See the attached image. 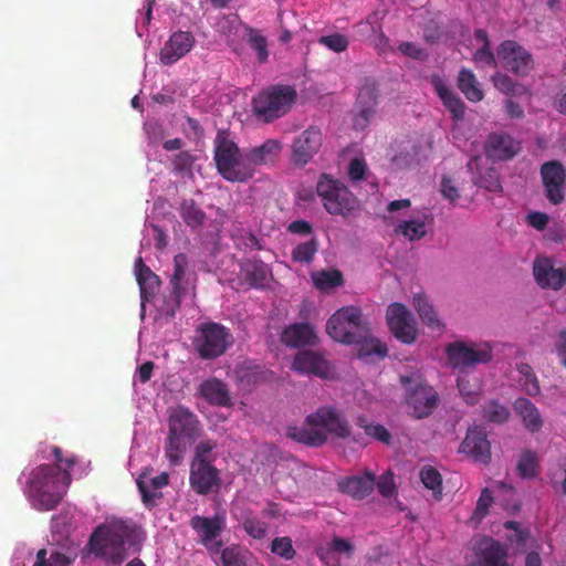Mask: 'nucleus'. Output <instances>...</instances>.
Wrapping results in <instances>:
<instances>
[{
  "label": "nucleus",
  "instance_id": "nucleus-1",
  "mask_svg": "<svg viewBox=\"0 0 566 566\" xmlns=\"http://www.w3.org/2000/svg\"><path fill=\"white\" fill-rule=\"evenodd\" d=\"M327 334L336 342L360 346L358 354H387L388 347L373 335L361 310L346 306L336 311L326 323Z\"/></svg>",
  "mask_w": 566,
  "mask_h": 566
},
{
  "label": "nucleus",
  "instance_id": "nucleus-2",
  "mask_svg": "<svg viewBox=\"0 0 566 566\" xmlns=\"http://www.w3.org/2000/svg\"><path fill=\"white\" fill-rule=\"evenodd\" d=\"M136 525L124 520H113L94 528L86 548L96 558L105 559L109 566H119L125 559V543L136 537Z\"/></svg>",
  "mask_w": 566,
  "mask_h": 566
},
{
  "label": "nucleus",
  "instance_id": "nucleus-3",
  "mask_svg": "<svg viewBox=\"0 0 566 566\" xmlns=\"http://www.w3.org/2000/svg\"><path fill=\"white\" fill-rule=\"evenodd\" d=\"M70 484L71 474L66 469L43 464L29 474L25 494L34 509L46 512L60 504Z\"/></svg>",
  "mask_w": 566,
  "mask_h": 566
},
{
  "label": "nucleus",
  "instance_id": "nucleus-4",
  "mask_svg": "<svg viewBox=\"0 0 566 566\" xmlns=\"http://www.w3.org/2000/svg\"><path fill=\"white\" fill-rule=\"evenodd\" d=\"M307 428H289V437L296 442L310 447H321L326 443L327 434L339 439H347L350 436V427L333 407H322L306 417Z\"/></svg>",
  "mask_w": 566,
  "mask_h": 566
},
{
  "label": "nucleus",
  "instance_id": "nucleus-5",
  "mask_svg": "<svg viewBox=\"0 0 566 566\" xmlns=\"http://www.w3.org/2000/svg\"><path fill=\"white\" fill-rule=\"evenodd\" d=\"M214 161L218 172L230 182H247L254 175L248 150L241 153L226 132H218L214 140Z\"/></svg>",
  "mask_w": 566,
  "mask_h": 566
},
{
  "label": "nucleus",
  "instance_id": "nucleus-6",
  "mask_svg": "<svg viewBox=\"0 0 566 566\" xmlns=\"http://www.w3.org/2000/svg\"><path fill=\"white\" fill-rule=\"evenodd\" d=\"M403 388V399L412 418L421 420L430 417L439 403L438 391L429 386L419 369H410L399 375Z\"/></svg>",
  "mask_w": 566,
  "mask_h": 566
},
{
  "label": "nucleus",
  "instance_id": "nucleus-7",
  "mask_svg": "<svg viewBox=\"0 0 566 566\" xmlns=\"http://www.w3.org/2000/svg\"><path fill=\"white\" fill-rule=\"evenodd\" d=\"M317 195L322 198L324 208L331 214L347 216L358 207L356 197L347 187L323 175L316 186Z\"/></svg>",
  "mask_w": 566,
  "mask_h": 566
},
{
  "label": "nucleus",
  "instance_id": "nucleus-8",
  "mask_svg": "<svg viewBox=\"0 0 566 566\" xmlns=\"http://www.w3.org/2000/svg\"><path fill=\"white\" fill-rule=\"evenodd\" d=\"M389 331L399 342L411 345L416 343L419 332L413 314L401 303H391L386 313Z\"/></svg>",
  "mask_w": 566,
  "mask_h": 566
},
{
  "label": "nucleus",
  "instance_id": "nucleus-9",
  "mask_svg": "<svg viewBox=\"0 0 566 566\" xmlns=\"http://www.w3.org/2000/svg\"><path fill=\"white\" fill-rule=\"evenodd\" d=\"M497 60L506 71L517 76L527 75L534 67L532 54L512 40L503 41L499 45Z\"/></svg>",
  "mask_w": 566,
  "mask_h": 566
},
{
  "label": "nucleus",
  "instance_id": "nucleus-10",
  "mask_svg": "<svg viewBox=\"0 0 566 566\" xmlns=\"http://www.w3.org/2000/svg\"><path fill=\"white\" fill-rule=\"evenodd\" d=\"M189 525L199 536L201 545L210 551H218L221 546L218 537L227 527V513L218 511L212 517L196 515L191 517Z\"/></svg>",
  "mask_w": 566,
  "mask_h": 566
},
{
  "label": "nucleus",
  "instance_id": "nucleus-11",
  "mask_svg": "<svg viewBox=\"0 0 566 566\" xmlns=\"http://www.w3.org/2000/svg\"><path fill=\"white\" fill-rule=\"evenodd\" d=\"M283 105V84L271 86L252 98V112L258 120L270 123L280 116Z\"/></svg>",
  "mask_w": 566,
  "mask_h": 566
},
{
  "label": "nucleus",
  "instance_id": "nucleus-12",
  "mask_svg": "<svg viewBox=\"0 0 566 566\" xmlns=\"http://www.w3.org/2000/svg\"><path fill=\"white\" fill-rule=\"evenodd\" d=\"M200 332L201 342L198 346V354H224L233 344L232 334L221 324H203Z\"/></svg>",
  "mask_w": 566,
  "mask_h": 566
},
{
  "label": "nucleus",
  "instance_id": "nucleus-13",
  "mask_svg": "<svg viewBox=\"0 0 566 566\" xmlns=\"http://www.w3.org/2000/svg\"><path fill=\"white\" fill-rule=\"evenodd\" d=\"M541 177L545 188L546 198L553 205L560 203L564 200L566 184L565 167L557 160L544 163L541 167Z\"/></svg>",
  "mask_w": 566,
  "mask_h": 566
},
{
  "label": "nucleus",
  "instance_id": "nucleus-14",
  "mask_svg": "<svg viewBox=\"0 0 566 566\" xmlns=\"http://www.w3.org/2000/svg\"><path fill=\"white\" fill-rule=\"evenodd\" d=\"M533 275L538 286L558 291L566 284V266L555 268L552 259L538 256L533 264Z\"/></svg>",
  "mask_w": 566,
  "mask_h": 566
},
{
  "label": "nucleus",
  "instance_id": "nucleus-15",
  "mask_svg": "<svg viewBox=\"0 0 566 566\" xmlns=\"http://www.w3.org/2000/svg\"><path fill=\"white\" fill-rule=\"evenodd\" d=\"M322 146V133L310 127L297 137L292 146L291 163L296 167L305 166Z\"/></svg>",
  "mask_w": 566,
  "mask_h": 566
},
{
  "label": "nucleus",
  "instance_id": "nucleus-16",
  "mask_svg": "<svg viewBox=\"0 0 566 566\" xmlns=\"http://www.w3.org/2000/svg\"><path fill=\"white\" fill-rule=\"evenodd\" d=\"M200 432V421L188 408L178 406L170 412L168 436L188 437V441H196Z\"/></svg>",
  "mask_w": 566,
  "mask_h": 566
},
{
  "label": "nucleus",
  "instance_id": "nucleus-17",
  "mask_svg": "<svg viewBox=\"0 0 566 566\" xmlns=\"http://www.w3.org/2000/svg\"><path fill=\"white\" fill-rule=\"evenodd\" d=\"M195 36L189 31L174 32L159 52L163 65H172L186 56L195 45Z\"/></svg>",
  "mask_w": 566,
  "mask_h": 566
},
{
  "label": "nucleus",
  "instance_id": "nucleus-18",
  "mask_svg": "<svg viewBox=\"0 0 566 566\" xmlns=\"http://www.w3.org/2000/svg\"><path fill=\"white\" fill-rule=\"evenodd\" d=\"M197 276L189 270L188 256L185 253H178L174 258V272L169 280L170 291L186 297L189 294L195 295Z\"/></svg>",
  "mask_w": 566,
  "mask_h": 566
},
{
  "label": "nucleus",
  "instance_id": "nucleus-19",
  "mask_svg": "<svg viewBox=\"0 0 566 566\" xmlns=\"http://www.w3.org/2000/svg\"><path fill=\"white\" fill-rule=\"evenodd\" d=\"M218 471L209 460H192L189 485L199 495H208L218 485Z\"/></svg>",
  "mask_w": 566,
  "mask_h": 566
},
{
  "label": "nucleus",
  "instance_id": "nucleus-20",
  "mask_svg": "<svg viewBox=\"0 0 566 566\" xmlns=\"http://www.w3.org/2000/svg\"><path fill=\"white\" fill-rule=\"evenodd\" d=\"M460 452L469 455L475 462L489 463L491 461V444L484 429L480 427L468 429L467 437L460 444Z\"/></svg>",
  "mask_w": 566,
  "mask_h": 566
},
{
  "label": "nucleus",
  "instance_id": "nucleus-21",
  "mask_svg": "<svg viewBox=\"0 0 566 566\" xmlns=\"http://www.w3.org/2000/svg\"><path fill=\"white\" fill-rule=\"evenodd\" d=\"M271 279V270L263 261L245 259L240 263L239 280L241 286L264 289Z\"/></svg>",
  "mask_w": 566,
  "mask_h": 566
},
{
  "label": "nucleus",
  "instance_id": "nucleus-22",
  "mask_svg": "<svg viewBox=\"0 0 566 566\" xmlns=\"http://www.w3.org/2000/svg\"><path fill=\"white\" fill-rule=\"evenodd\" d=\"M521 150L520 142L506 133H491L484 144V151L492 160H510Z\"/></svg>",
  "mask_w": 566,
  "mask_h": 566
},
{
  "label": "nucleus",
  "instance_id": "nucleus-23",
  "mask_svg": "<svg viewBox=\"0 0 566 566\" xmlns=\"http://www.w3.org/2000/svg\"><path fill=\"white\" fill-rule=\"evenodd\" d=\"M515 346L510 343L493 342H465L454 340L446 347V354H500L504 352H513Z\"/></svg>",
  "mask_w": 566,
  "mask_h": 566
},
{
  "label": "nucleus",
  "instance_id": "nucleus-24",
  "mask_svg": "<svg viewBox=\"0 0 566 566\" xmlns=\"http://www.w3.org/2000/svg\"><path fill=\"white\" fill-rule=\"evenodd\" d=\"M338 490L354 500H364L373 493L376 475L369 471L360 475H349L338 481Z\"/></svg>",
  "mask_w": 566,
  "mask_h": 566
},
{
  "label": "nucleus",
  "instance_id": "nucleus-25",
  "mask_svg": "<svg viewBox=\"0 0 566 566\" xmlns=\"http://www.w3.org/2000/svg\"><path fill=\"white\" fill-rule=\"evenodd\" d=\"M292 368L298 374L316 376L323 379L334 378L332 367L324 356H293Z\"/></svg>",
  "mask_w": 566,
  "mask_h": 566
},
{
  "label": "nucleus",
  "instance_id": "nucleus-26",
  "mask_svg": "<svg viewBox=\"0 0 566 566\" xmlns=\"http://www.w3.org/2000/svg\"><path fill=\"white\" fill-rule=\"evenodd\" d=\"M318 336L315 327L310 323H294L285 327V346L290 348L315 347Z\"/></svg>",
  "mask_w": 566,
  "mask_h": 566
},
{
  "label": "nucleus",
  "instance_id": "nucleus-27",
  "mask_svg": "<svg viewBox=\"0 0 566 566\" xmlns=\"http://www.w3.org/2000/svg\"><path fill=\"white\" fill-rule=\"evenodd\" d=\"M481 158L473 157L468 161V170L472 176V181L475 186L484 188L489 191L499 192L502 191V185L500 181V174L493 167L486 168L482 171Z\"/></svg>",
  "mask_w": 566,
  "mask_h": 566
},
{
  "label": "nucleus",
  "instance_id": "nucleus-28",
  "mask_svg": "<svg viewBox=\"0 0 566 566\" xmlns=\"http://www.w3.org/2000/svg\"><path fill=\"white\" fill-rule=\"evenodd\" d=\"M506 558V549L499 541L485 538L480 543L478 560L472 566H511Z\"/></svg>",
  "mask_w": 566,
  "mask_h": 566
},
{
  "label": "nucleus",
  "instance_id": "nucleus-29",
  "mask_svg": "<svg viewBox=\"0 0 566 566\" xmlns=\"http://www.w3.org/2000/svg\"><path fill=\"white\" fill-rule=\"evenodd\" d=\"M168 484L169 473L167 472H163L151 479H147L143 473L136 479V485H138L143 504L146 505V507H153L155 505V501L160 497L159 490Z\"/></svg>",
  "mask_w": 566,
  "mask_h": 566
},
{
  "label": "nucleus",
  "instance_id": "nucleus-30",
  "mask_svg": "<svg viewBox=\"0 0 566 566\" xmlns=\"http://www.w3.org/2000/svg\"><path fill=\"white\" fill-rule=\"evenodd\" d=\"M199 394L211 406L228 407L231 405L227 385L217 378L202 381L199 386Z\"/></svg>",
  "mask_w": 566,
  "mask_h": 566
},
{
  "label": "nucleus",
  "instance_id": "nucleus-31",
  "mask_svg": "<svg viewBox=\"0 0 566 566\" xmlns=\"http://www.w3.org/2000/svg\"><path fill=\"white\" fill-rule=\"evenodd\" d=\"M136 280L140 289V296L145 301H150L159 290L160 279L155 274L139 256L135 263Z\"/></svg>",
  "mask_w": 566,
  "mask_h": 566
},
{
  "label": "nucleus",
  "instance_id": "nucleus-32",
  "mask_svg": "<svg viewBox=\"0 0 566 566\" xmlns=\"http://www.w3.org/2000/svg\"><path fill=\"white\" fill-rule=\"evenodd\" d=\"M412 304L420 319L428 328L439 333L444 331V323L440 319L432 303L424 294H416L413 296Z\"/></svg>",
  "mask_w": 566,
  "mask_h": 566
},
{
  "label": "nucleus",
  "instance_id": "nucleus-33",
  "mask_svg": "<svg viewBox=\"0 0 566 566\" xmlns=\"http://www.w3.org/2000/svg\"><path fill=\"white\" fill-rule=\"evenodd\" d=\"M514 411L520 415L522 419V423L530 433L538 432L544 426V421H542L541 412L528 399L521 397L514 401Z\"/></svg>",
  "mask_w": 566,
  "mask_h": 566
},
{
  "label": "nucleus",
  "instance_id": "nucleus-34",
  "mask_svg": "<svg viewBox=\"0 0 566 566\" xmlns=\"http://www.w3.org/2000/svg\"><path fill=\"white\" fill-rule=\"evenodd\" d=\"M253 167L271 165L279 160L282 145L277 139H268L262 145L248 149Z\"/></svg>",
  "mask_w": 566,
  "mask_h": 566
},
{
  "label": "nucleus",
  "instance_id": "nucleus-35",
  "mask_svg": "<svg viewBox=\"0 0 566 566\" xmlns=\"http://www.w3.org/2000/svg\"><path fill=\"white\" fill-rule=\"evenodd\" d=\"M434 88L439 97L442 99L444 106L452 114L453 118L462 119L464 116L465 106L461 98L441 80L434 82Z\"/></svg>",
  "mask_w": 566,
  "mask_h": 566
},
{
  "label": "nucleus",
  "instance_id": "nucleus-36",
  "mask_svg": "<svg viewBox=\"0 0 566 566\" xmlns=\"http://www.w3.org/2000/svg\"><path fill=\"white\" fill-rule=\"evenodd\" d=\"M458 87L471 102H480L484 96L475 75L468 69L459 72Z\"/></svg>",
  "mask_w": 566,
  "mask_h": 566
},
{
  "label": "nucleus",
  "instance_id": "nucleus-37",
  "mask_svg": "<svg viewBox=\"0 0 566 566\" xmlns=\"http://www.w3.org/2000/svg\"><path fill=\"white\" fill-rule=\"evenodd\" d=\"M179 213L184 222L191 229H199L206 220L205 211L193 199H184L180 202Z\"/></svg>",
  "mask_w": 566,
  "mask_h": 566
},
{
  "label": "nucleus",
  "instance_id": "nucleus-38",
  "mask_svg": "<svg viewBox=\"0 0 566 566\" xmlns=\"http://www.w3.org/2000/svg\"><path fill=\"white\" fill-rule=\"evenodd\" d=\"M192 442L188 441L185 436H168L166 438L165 455L168 458L170 465H177L181 462L187 444Z\"/></svg>",
  "mask_w": 566,
  "mask_h": 566
},
{
  "label": "nucleus",
  "instance_id": "nucleus-39",
  "mask_svg": "<svg viewBox=\"0 0 566 566\" xmlns=\"http://www.w3.org/2000/svg\"><path fill=\"white\" fill-rule=\"evenodd\" d=\"M312 280L316 289L329 291L344 284L339 270H322L312 273Z\"/></svg>",
  "mask_w": 566,
  "mask_h": 566
},
{
  "label": "nucleus",
  "instance_id": "nucleus-40",
  "mask_svg": "<svg viewBox=\"0 0 566 566\" xmlns=\"http://www.w3.org/2000/svg\"><path fill=\"white\" fill-rule=\"evenodd\" d=\"M538 458L536 451L526 449L522 451L520 460H517L516 471L522 479H533L537 474Z\"/></svg>",
  "mask_w": 566,
  "mask_h": 566
},
{
  "label": "nucleus",
  "instance_id": "nucleus-41",
  "mask_svg": "<svg viewBox=\"0 0 566 566\" xmlns=\"http://www.w3.org/2000/svg\"><path fill=\"white\" fill-rule=\"evenodd\" d=\"M378 85L373 78H365L357 94L355 106L376 108L378 104Z\"/></svg>",
  "mask_w": 566,
  "mask_h": 566
},
{
  "label": "nucleus",
  "instance_id": "nucleus-42",
  "mask_svg": "<svg viewBox=\"0 0 566 566\" xmlns=\"http://www.w3.org/2000/svg\"><path fill=\"white\" fill-rule=\"evenodd\" d=\"M356 426L364 429L365 434L376 441H380L385 444H389L391 442V434L388 432V429L381 424L369 422L366 416L357 417Z\"/></svg>",
  "mask_w": 566,
  "mask_h": 566
},
{
  "label": "nucleus",
  "instance_id": "nucleus-43",
  "mask_svg": "<svg viewBox=\"0 0 566 566\" xmlns=\"http://www.w3.org/2000/svg\"><path fill=\"white\" fill-rule=\"evenodd\" d=\"M333 553L344 554L346 558H350L354 553V546L348 539L335 536L326 547L318 549V557L322 560H327Z\"/></svg>",
  "mask_w": 566,
  "mask_h": 566
},
{
  "label": "nucleus",
  "instance_id": "nucleus-44",
  "mask_svg": "<svg viewBox=\"0 0 566 566\" xmlns=\"http://www.w3.org/2000/svg\"><path fill=\"white\" fill-rule=\"evenodd\" d=\"M483 418L495 424H502L510 419V410L497 400H489L483 405Z\"/></svg>",
  "mask_w": 566,
  "mask_h": 566
},
{
  "label": "nucleus",
  "instance_id": "nucleus-45",
  "mask_svg": "<svg viewBox=\"0 0 566 566\" xmlns=\"http://www.w3.org/2000/svg\"><path fill=\"white\" fill-rule=\"evenodd\" d=\"M419 479H421L424 488L433 492V496H436L437 500L441 499L442 478L437 469L432 467L422 468L421 472H419Z\"/></svg>",
  "mask_w": 566,
  "mask_h": 566
},
{
  "label": "nucleus",
  "instance_id": "nucleus-46",
  "mask_svg": "<svg viewBox=\"0 0 566 566\" xmlns=\"http://www.w3.org/2000/svg\"><path fill=\"white\" fill-rule=\"evenodd\" d=\"M448 365L460 369V374H468L478 364H486L491 356H448Z\"/></svg>",
  "mask_w": 566,
  "mask_h": 566
},
{
  "label": "nucleus",
  "instance_id": "nucleus-47",
  "mask_svg": "<svg viewBox=\"0 0 566 566\" xmlns=\"http://www.w3.org/2000/svg\"><path fill=\"white\" fill-rule=\"evenodd\" d=\"M397 233H401L410 241L420 240L427 233L426 224L421 220H405L396 228Z\"/></svg>",
  "mask_w": 566,
  "mask_h": 566
},
{
  "label": "nucleus",
  "instance_id": "nucleus-48",
  "mask_svg": "<svg viewBox=\"0 0 566 566\" xmlns=\"http://www.w3.org/2000/svg\"><path fill=\"white\" fill-rule=\"evenodd\" d=\"M517 371H520L522 376L521 386L524 388L526 395L537 396L541 392V386H538L533 368L527 364H520L517 365Z\"/></svg>",
  "mask_w": 566,
  "mask_h": 566
},
{
  "label": "nucleus",
  "instance_id": "nucleus-49",
  "mask_svg": "<svg viewBox=\"0 0 566 566\" xmlns=\"http://www.w3.org/2000/svg\"><path fill=\"white\" fill-rule=\"evenodd\" d=\"M182 298L184 296L175 294L170 291L168 295L161 298V303L157 305L160 316L165 317L166 319L174 318L180 308Z\"/></svg>",
  "mask_w": 566,
  "mask_h": 566
},
{
  "label": "nucleus",
  "instance_id": "nucleus-50",
  "mask_svg": "<svg viewBox=\"0 0 566 566\" xmlns=\"http://www.w3.org/2000/svg\"><path fill=\"white\" fill-rule=\"evenodd\" d=\"M247 35L250 46L258 53L259 62H265L269 56L266 39L253 28H247Z\"/></svg>",
  "mask_w": 566,
  "mask_h": 566
},
{
  "label": "nucleus",
  "instance_id": "nucleus-51",
  "mask_svg": "<svg viewBox=\"0 0 566 566\" xmlns=\"http://www.w3.org/2000/svg\"><path fill=\"white\" fill-rule=\"evenodd\" d=\"M317 251V241L311 238L308 241L300 243L292 251V260L300 263H310Z\"/></svg>",
  "mask_w": 566,
  "mask_h": 566
},
{
  "label": "nucleus",
  "instance_id": "nucleus-52",
  "mask_svg": "<svg viewBox=\"0 0 566 566\" xmlns=\"http://www.w3.org/2000/svg\"><path fill=\"white\" fill-rule=\"evenodd\" d=\"M376 108L368 106H355V114L353 117V127L356 130H364L368 127L371 119L375 117Z\"/></svg>",
  "mask_w": 566,
  "mask_h": 566
},
{
  "label": "nucleus",
  "instance_id": "nucleus-53",
  "mask_svg": "<svg viewBox=\"0 0 566 566\" xmlns=\"http://www.w3.org/2000/svg\"><path fill=\"white\" fill-rule=\"evenodd\" d=\"M457 387H459L461 397H463L464 401H467L469 406H475L479 403V389L475 386H471L464 376H459V378H457Z\"/></svg>",
  "mask_w": 566,
  "mask_h": 566
},
{
  "label": "nucleus",
  "instance_id": "nucleus-54",
  "mask_svg": "<svg viewBox=\"0 0 566 566\" xmlns=\"http://www.w3.org/2000/svg\"><path fill=\"white\" fill-rule=\"evenodd\" d=\"M48 553L45 549L36 552V559L33 566H67L69 558L66 555L60 552H52L49 558L45 557Z\"/></svg>",
  "mask_w": 566,
  "mask_h": 566
},
{
  "label": "nucleus",
  "instance_id": "nucleus-55",
  "mask_svg": "<svg viewBox=\"0 0 566 566\" xmlns=\"http://www.w3.org/2000/svg\"><path fill=\"white\" fill-rule=\"evenodd\" d=\"M419 163L417 146H412L411 151H400L391 158V166L395 169H406Z\"/></svg>",
  "mask_w": 566,
  "mask_h": 566
},
{
  "label": "nucleus",
  "instance_id": "nucleus-56",
  "mask_svg": "<svg viewBox=\"0 0 566 566\" xmlns=\"http://www.w3.org/2000/svg\"><path fill=\"white\" fill-rule=\"evenodd\" d=\"M494 502V496L492 495L491 489L484 488L482 493H480L478 504H475L474 513H472V518L476 521L483 520Z\"/></svg>",
  "mask_w": 566,
  "mask_h": 566
},
{
  "label": "nucleus",
  "instance_id": "nucleus-57",
  "mask_svg": "<svg viewBox=\"0 0 566 566\" xmlns=\"http://www.w3.org/2000/svg\"><path fill=\"white\" fill-rule=\"evenodd\" d=\"M318 43L336 53L344 52L349 44L347 36L340 33L323 35L318 39Z\"/></svg>",
  "mask_w": 566,
  "mask_h": 566
},
{
  "label": "nucleus",
  "instance_id": "nucleus-58",
  "mask_svg": "<svg viewBox=\"0 0 566 566\" xmlns=\"http://www.w3.org/2000/svg\"><path fill=\"white\" fill-rule=\"evenodd\" d=\"M220 563H222V566H247L238 546L224 548L222 555H220Z\"/></svg>",
  "mask_w": 566,
  "mask_h": 566
},
{
  "label": "nucleus",
  "instance_id": "nucleus-59",
  "mask_svg": "<svg viewBox=\"0 0 566 566\" xmlns=\"http://www.w3.org/2000/svg\"><path fill=\"white\" fill-rule=\"evenodd\" d=\"M195 157L189 151H180L174 156V170L179 174L191 172Z\"/></svg>",
  "mask_w": 566,
  "mask_h": 566
},
{
  "label": "nucleus",
  "instance_id": "nucleus-60",
  "mask_svg": "<svg viewBox=\"0 0 566 566\" xmlns=\"http://www.w3.org/2000/svg\"><path fill=\"white\" fill-rule=\"evenodd\" d=\"M242 525H243V531H245L247 534H249V536L254 539H261L266 534L265 523H263L256 518H253V517L247 518L245 521H243Z\"/></svg>",
  "mask_w": 566,
  "mask_h": 566
},
{
  "label": "nucleus",
  "instance_id": "nucleus-61",
  "mask_svg": "<svg viewBox=\"0 0 566 566\" xmlns=\"http://www.w3.org/2000/svg\"><path fill=\"white\" fill-rule=\"evenodd\" d=\"M375 488L379 492L380 496L389 499L396 493L395 480L391 473L380 475L379 480L376 481Z\"/></svg>",
  "mask_w": 566,
  "mask_h": 566
},
{
  "label": "nucleus",
  "instance_id": "nucleus-62",
  "mask_svg": "<svg viewBox=\"0 0 566 566\" xmlns=\"http://www.w3.org/2000/svg\"><path fill=\"white\" fill-rule=\"evenodd\" d=\"M473 60L478 64H485L492 67L497 66V55H494L490 46H481L476 50L473 54Z\"/></svg>",
  "mask_w": 566,
  "mask_h": 566
},
{
  "label": "nucleus",
  "instance_id": "nucleus-63",
  "mask_svg": "<svg viewBox=\"0 0 566 566\" xmlns=\"http://www.w3.org/2000/svg\"><path fill=\"white\" fill-rule=\"evenodd\" d=\"M560 472H563V478H559L557 473H548V480H551V485L553 490L556 492H560L566 496V460L560 462L559 464Z\"/></svg>",
  "mask_w": 566,
  "mask_h": 566
},
{
  "label": "nucleus",
  "instance_id": "nucleus-64",
  "mask_svg": "<svg viewBox=\"0 0 566 566\" xmlns=\"http://www.w3.org/2000/svg\"><path fill=\"white\" fill-rule=\"evenodd\" d=\"M526 222L534 229L542 231L546 229L549 222V216L545 212L533 211L526 216Z\"/></svg>",
  "mask_w": 566,
  "mask_h": 566
}]
</instances>
